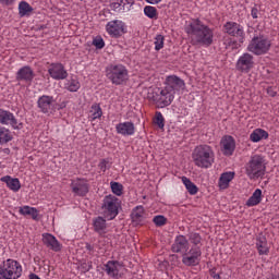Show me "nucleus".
I'll return each mask as SVG.
<instances>
[{
  "instance_id": "nucleus-36",
  "label": "nucleus",
  "mask_w": 279,
  "mask_h": 279,
  "mask_svg": "<svg viewBox=\"0 0 279 279\" xmlns=\"http://www.w3.org/2000/svg\"><path fill=\"white\" fill-rule=\"evenodd\" d=\"M64 86L66 90H70V93H77L78 88L81 87L80 81H77V77H72L66 80Z\"/></svg>"
},
{
  "instance_id": "nucleus-49",
  "label": "nucleus",
  "mask_w": 279,
  "mask_h": 279,
  "mask_svg": "<svg viewBox=\"0 0 279 279\" xmlns=\"http://www.w3.org/2000/svg\"><path fill=\"white\" fill-rule=\"evenodd\" d=\"M29 279H40V277H38L36 274H31Z\"/></svg>"
},
{
  "instance_id": "nucleus-38",
  "label": "nucleus",
  "mask_w": 279,
  "mask_h": 279,
  "mask_svg": "<svg viewBox=\"0 0 279 279\" xmlns=\"http://www.w3.org/2000/svg\"><path fill=\"white\" fill-rule=\"evenodd\" d=\"M144 14L145 16H147V19H158V9H156V7L153 5H146L144 8Z\"/></svg>"
},
{
  "instance_id": "nucleus-50",
  "label": "nucleus",
  "mask_w": 279,
  "mask_h": 279,
  "mask_svg": "<svg viewBox=\"0 0 279 279\" xmlns=\"http://www.w3.org/2000/svg\"><path fill=\"white\" fill-rule=\"evenodd\" d=\"M112 8H121V2H114V3H112Z\"/></svg>"
},
{
  "instance_id": "nucleus-34",
  "label": "nucleus",
  "mask_w": 279,
  "mask_h": 279,
  "mask_svg": "<svg viewBox=\"0 0 279 279\" xmlns=\"http://www.w3.org/2000/svg\"><path fill=\"white\" fill-rule=\"evenodd\" d=\"M182 182L190 195H197L199 189H197V185H195V183H193L191 179L182 177Z\"/></svg>"
},
{
  "instance_id": "nucleus-11",
  "label": "nucleus",
  "mask_w": 279,
  "mask_h": 279,
  "mask_svg": "<svg viewBox=\"0 0 279 279\" xmlns=\"http://www.w3.org/2000/svg\"><path fill=\"white\" fill-rule=\"evenodd\" d=\"M56 106H58V102L53 96L43 95L37 100V108L43 114H51L56 112Z\"/></svg>"
},
{
  "instance_id": "nucleus-41",
  "label": "nucleus",
  "mask_w": 279,
  "mask_h": 279,
  "mask_svg": "<svg viewBox=\"0 0 279 279\" xmlns=\"http://www.w3.org/2000/svg\"><path fill=\"white\" fill-rule=\"evenodd\" d=\"M155 51H160L165 47V36L162 35H157L155 37Z\"/></svg>"
},
{
  "instance_id": "nucleus-45",
  "label": "nucleus",
  "mask_w": 279,
  "mask_h": 279,
  "mask_svg": "<svg viewBox=\"0 0 279 279\" xmlns=\"http://www.w3.org/2000/svg\"><path fill=\"white\" fill-rule=\"evenodd\" d=\"M123 10H130L134 5V0H120Z\"/></svg>"
},
{
  "instance_id": "nucleus-16",
  "label": "nucleus",
  "mask_w": 279,
  "mask_h": 279,
  "mask_svg": "<svg viewBox=\"0 0 279 279\" xmlns=\"http://www.w3.org/2000/svg\"><path fill=\"white\" fill-rule=\"evenodd\" d=\"M0 125H11L13 130H21V128H23V123L19 122L16 117H14V113L4 109H2L0 116Z\"/></svg>"
},
{
  "instance_id": "nucleus-10",
  "label": "nucleus",
  "mask_w": 279,
  "mask_h": 279,
  "mask_svg": "<svg viewBox=\"0 0 279 279\" xmlns=\"http://www.w3.org/2000/svg\"><path fill=\"white\" fill-rule=\"evenodd\" d=\"M70 186L72 189V193L76 197H86V195H88V191H90L88 180H86L85 178L72 179Z\"/></svg>"
},
{
  "instance_id": "nucleus-8",
  "label": "nucleus",
  "mask_w": 279,
  "mask_h": 279,
  "mask_svg": "<svg viewBox=\"0 0 279 279\" xmlns=\"http://www.w3.org/2000/svg\"><path fill=\"white\" fill-rule=\"evenodd\" d=\"M153 101L158 106V108H167V106H171L173 104V99H175V94L169 87L159 88L158 93L153 95Z\"/></svg>"
},
{
  "instance_id": "nucleus-6",
  "label": "nucleus",
  "mask_w": 279,
  "mask_h": 279,
  "mask_svg": "<svg viewBox=\"0 0 279 279\" xmlns=\"http://www.w3.org/2000/svg\"><path fill=\"white\" fill-rule=\"evenodd\" d=\"M101 208L106 219L112 221L119 215V210H121V199L109 194L104 197Z\"/></svg>"
},
{
  "instance_id": "nucleus-22",
  "label": "nucleus",
  "mask_w": 279,
  "mask_h": 279,
  "mask_svg": "<svg viewBox=\"0 0 279 279\" xmlns=\"http://www.w3.org/2000/svg\"><path fill=\"white\" fill-rule=\"evenodd\" d=\"M43 243L52 250V252H60L62 250V244L50 233L43 234Z\"/></svg>"
},
{
  "instance_id": "nucleus-43",
  "label": "nucleus",
  "mask_w": 279,
  "mask_h": 279,
  "mask_svg": "<svg viewBox=\"0 0 279 279\" xmlns=\"http://www.w3.org/2000/svg\"><path fill=\"white\" fill-rule=\"evenodd\" d=\"M155 226H158L159 228L165 226L167 223V218L162 215L155 216L153 219Z\"/></svg>"
},
{
  "instance_id": "nucleus-19",
  "label": "nucleus",
  "mask_w": 279,
  "mask_h": 279,
  "mask_svg": "<svg viewBox=\"0 0 279 279\" xmlns=\"http://www.w3.org/2000/svg\"><path fill=\"white\" fill-rule=\"evenodd\" d=\"M116 132L120 136H134L136 134V126H134L132 121L120 122L116 125Z\"/></svg>"
},
{
  "instance_id": "nucleus-24",
  "label": "nucleus",
  "mask_w": 279,
  "mask_h": 279,
  "mask_svg": "<svg viewBox=\"0 0 279 279\" xmlns=\"http://www.w3.org/2000/svg\"><path fill=\"white\" fill-rule=\"evenodd\" d=\"M0 180L4 182L8 189H10V191H13V193H19V191H21V181L19 179L12 178L10 175H4Z\"/></svg>"
},
{
  "instance_id": "nucleus-21",
  "label": "nucleus",
  "mask_w": 279,
  "mask_h": 279,
  "mask_svg": "<svg viewBox=\"0 0 279 279\" xmlns=\"http://www.w3.org/2000/svg\"><path fill=\"white\" fill-rule=\"evenodd\" d=\"M189 250V240L184 235H178L172 244V252L184 254Z\"/></svg>"
},
{
  "instance_id": "nucleus-9",
  "label": "nucleus",
  "mask_w": 279,
  "mask_h": 279,
  "mask_svg": "<svg viewBox=\"0 0 279 279\" xmlns=\"http://www.w3.org/2000/svg\"><path fill=\"white\" fill-rule=\"evenodd\" d=\"M182 263L185 267H197L202 263V246H191L182 255Z\"/></svg>"
},
{
  "instance_id": "nucleus-30",
  "label": "nucleus",
  "mask_w": 279,
  "mask_h": 279,
  "mask_svg": "<svg viewBox=\"0 0 279 279\" xmlns=\"http://www.w3.org/2000/svg\"><path fill=\"white\" fill-rule=\"evenodd\" d=\"M93 226L95 232H97L98 234H106V228H108V226L106 225V219H104V217L99 216L95 218Z\"/></svg>"
},
{
  "instance_id": "nucleus-31",
  "label": "nucleus",
  "mask_w": 279,
  "mask_h": 279,
  "mask_svg": "<svg viewBox=\"0 0 279 279\" xmlns=\"http://www.w3.org/2000/svg\"><path fill=\"white\" fill-rule=\"evenodd\" d=\"M19 213L24 217H27V215L32 216V219H34L35 221L38 220V209H36L35 207L25 205L23 207H20Z\"/></svg>"
},
{
  "instance_id": "nucleus-35",
  "label": "nucleus",
  "mask_w": 279,
  "mask_h": 279,
  "mask_svg": "<svg viewBox=\"0 0 279 279\" xmlns=\"http://www.w3.org/2000/svg\"><path fill=\"white\" fill-rule=\"evenodd\" d=\"M102 116H104V111L101 110V106L97 104L92 105V108L89 111L90 121H96V119H101Z\"/></svg>"
},
{
  "instance_id": "nucleus-39",
  "label": "nucleus",
  "mask_w": 279,
  "mask_h": 279,
  "mask_svg": "<svg viewBox=\"0 0 279 279\" xmlns=\"http://www.w3.org/2000/svg\"><path fill=\"white\" fill-rule=\"evenodd\" d=\"M110 186L113 195H117L118 197H121L123 195V184L112 181L110 183Z\"/></svg>"
},
{
  "instance_id": "nucleus-4",
  "label": "nucleus",
  "mask_w": 279,
  "mask_h": 279,
  "mask_svg": "<svg viewBox=\"0 0 279 279\" xmlns=\"http://www.w3.org/2000/svg\"><path fill=\"white\" fill-rule=\"evenodd\" d=\"M23 275V266L15 259H7L0 264V279H19Z\"/></svg>"
},
{
  "instance_id": "nucleus-48",
  "label": "nucleus",
  "mask_w": 279,
  "mask_h": 279,
  "mask_svg": "<svg viewBox=\"0 0 279 279\" xmlns=\"http://www.w3.org/2000/svg\"><path fill=\"white\" fill-rule=\"evenodd\" d=\"M146 3H149L150 5H158L162 0H145Z\"/></svg>"
},
{
  "instance_id": "nucleus-33",
  "label": "nucleus",
  "mask_w": 279,
  "mask_h": 279,
  "mask_svg": "<svg viewBox=\"0 0 279 279\" xmlns=\"http://www.w3.org/2000/svg\"><path fill=\"white\" fill-rule=\"evenodd\" d=\"M12 141V132L5 126H0V145H5Z\"/></svg>"
},
{
  "instance_id": "nucleus-25",
  "label": "nucleus",
  "mask_w": 279,
  "mask_h": 279,
  "mask_svg": "<svg viewBox=\"0 0 279 279\" xmlns=\"http://www.w3.org/2000/svg\"><path fill=\"white\" fill-rule=\"evenodd\" d=\"M234 180V172L228 171L223 172L219 180H218V186L221 191H226L230 186V182Z\"/></svg>"
},
{
  "instance_id": "nucleus-44",
  "label": "nucleus",
  "mask_w": 279,
  "mask_h": 279,
  "mask_svg": "<svg viewBox=\"0 0 279 279\" xmlns=\"http://www.w3.org/2000/svg\"><path fill=\"white\" fill-rule=\"evenodd\" d=\"M110 167H111V163H110V160L108 159H102L98 165V168L100 169V171H102V173H106V171H108Z\"/></svg>"
},
{
  "instance_id": "nucleus-2",
  "label": "nucleus",
  "mask_w": 279,
  "mask_h": 279,
  "mask_svg": "<svg viewBox=\"0 0 279 279\" xmlns=\"http://www.w3.org/2000/svg\"><path fill=\"white\" fill-rule=\"evenodd\" d=\"M192 158L199 169H210L215 163V150L208 145H198L194 148Z\"/></svg>"
},
{
  "instance_id": "nucleus-46",
  "label": "nucleus",
  "mask_w": 279,
  "mask_h": 279,
  "mask_svg": "<svg viewBox=\"0 0 279 279\" xmlns=\"http://www.w3.org/2000/svg\"><path fill=\"white\" fill-rule=\"evenodd\" d=\"M16 0H0V5H12Z\"/></svg>"
},
{
  "instance_id": "nucleus-1",
  "label": "nucleus",
  "mask_w": 279,
  "mask_h": 279,
  "mask_svg": "<svg viewBox=\"0 0 279 279\" xmlns=\"http://www.w3.org/2000/svg\"><path fill=\"white\" fill-rule=\"evenodd\" d=\"M184 29L192 45H201L202 47H210L213 45L215 32L199 19L189 21Z\"/></svg>"
},
{
  "instance_id": "nucleus-32",
  "label": "nucleus",
  "mask_w": 279,
  "mask_h": 279,
  "mask_svg": "<svg viewBox=\"0 0 279 279\" xmlns=\"http://www.w3.org/2000/svg\"><path fill=\"white\" fill-rule=\"evenodd\" d=\"M34 12V8L27 3V1L23 0L19 3V15L21 17L23 16H29L31 13Z\"/></svg>"
},
{
  "instance_id": "nucleus-42",
  "label": "nucleus",
  "mask_w": 279,
  "mask_h": 279,
  "mask_svg": "<svg viewBox=\"0 0 279 279\" xmlns=\"http://www.w3.org/2000/svg\"><path fill=\"white\" fill-rule=\"evenodd\" d=\"M92 45L97 49H104V47H106V41H104V37L98 35L94 37Z\"/></svg>"
},
{
  "instance_id": "nucleus-29",
  "label": "nucleus",
  "mask_w": 279,
  "mask_h": 279,
  "mask_svg": "<svg viewBox=\"0 0 279 279\" xmlns=\"http://www.w3.org/2000/svg\"><path fill=\"white\" fill-rule=\"evenodd\" d=\"M263 202V190L256 189L252 196L246 201V206L252 208V206H258Z\"/></svg>"
},
{
  "instance_id": "nucleus-27",
  "label": "nucleus",
  "mask_w": 279,
  "mask_h": 279,
  "mask_svg": "<svg viewBox=\"0 0 279 279\" xmlns=\"http://www.w3.org/2000/svg\"><path fill=\"white\" fill-rule=\"evenodd\" d=\"M256 247L259 256H267V254H269V244L267 243V238L259 235L256 239Z\"/></svg>"
},
{
  "instance_id": "nucleus-18",
  "label": "nucleus",
  "mask_w": 279,
  "mask_h": 279,
  "mask_svg": "<svg viewBox=\"0 0 279 279\" xmlns=\"http://www.w3.org/2000/svg\"><path fill=\"white\" fill-rule=\"evenodd\" d=\"M48 73L52 80H66L69 77V72H66L62 63H51Z\"/></svg>"
},
{
  "instance_id": "nucleus-12",
  "label": "nucleus",
  "mask_w": 279,
  "mask_h": 279,
  "mask_svg": "<svg viewBox=\"0 0 279 279\" xmlns=\"http://www.w3.org/2000/svg\"><path fill=\"white\" fill-rule=\"evenodd\" d=\"M223 29L229 36H234L235 38H239V43L241 45L245 43V31H243V26H241V24L236 22H227L223 25Z\"/></svg>"
},
{
  "instance_id": "nucleus-51",
  "label": "nucleus",
  "mask_w": 279,
  "mask_h": 279,
  "mask_svg": "<svg viewBox=\"0 0 279 279\" xmlns=\"http://www.w3.org/2000/svg\"><path fill=\"white\" fill-rule=\"evenodd\" d=\"M268 95H270V97H276V92H270V90L268 89Z\"/></svg>"
},
{
  "instance_id": "nucleus-5",
  "label": "nucleus",
  "mask_w": 279,
  "mask_h": 279,
  "mask_svg": "<svg viewBox=\"0 0 279 279\" xmlns=\"http://www.w3.org/2000/svg\"><path fill=\"white\" fill-rule=\"evenodd\" d=\"M106 75L108 80H110L111 84H114L116 86H121V84H125V82L130 80L128 69L123 64L108 66Z\"/></svg>"
},
{
  "instance_id": "nucleus-26",
  "label": "nucleus",
  "mask_w": 279,
  "mask_h": 279,
  "mask_svg": "<svg viewBox=\"0 0 279 279\" xmlns=\"http://www.w3.org/2000/svg\"><path fill=\"white\" fill-rule=\"evenodd\" d=\"M131 218L133 223H136L137 226L145 221V207H143V205L136 206L132 210Z\"/></svg>"
},
{
  "instance_id": "nucleus-17",
  "label": "nucleus",
  "mask_w": 279,
  "mask_h": 279,
  "mask_svg": "<svg viewBox=\"0 0 279 279\" xmlns=\"http://www.w3.org/2000/svg\"><path fill=\"white\" fill-rule=\"evenodd\" d=\"M166 86L172 93H174V95L177 93H182L184 90V88H186V84L184 83V81L182 78L178 77L177 75L167 76Z\"/></svg>"
},
{
  "instance_id": "nucleus-28",
  "label": "nucleus",
  "mask_w": 279,
  "mask_h": 279,
  "mask_svg": "<svg viewBox=\"0 0 279 279\" xmlns=\"http://www.w3.org/2000/svg\"><path fill=\"white\" fill-rule=\"evenodd\" d=\"M263 138H269V133L263 129H255L250 135V141H252V143H260Z\"/></svg>"
},
{
  "instance_id": "nucleus-23",
  "label": "nucleus",
  "mask_w": 279,
  "mask_h": 279,
  "mask_svg": "<svg viewBox=\"0 0 279 279\" xmlns=\"http://www.w3.org/2000/svg\"><path fill=\"white\" fill-rule=\"evenodd\" d=\"M16 80H17V82H26V83L33 82L34 70H32L27 65L21 68L16 73Z\"/></svg>"
},
{
  "instance_id": "nucleus-3",
  "label": "nucleus",
  "mask_w": 279,
  "mask_h": 279,
  "mask_svg": "<svg viewBox=\"0 0 279 279\" xmlns=\"http://www.w3.org/2000/svg\"><path fill=\"white\" fill-rule=\"evenodd\" d=\"M267 171V166L265 163V157L262 155H253L245 165V173L250 180H258L263 178Z\"/></svg>"
},
{
  "instance_id": "nucleus-7",
  "label": "nucleus",
  "mask_w": 279,
  "mask_h": 279,
  "mask_svg": "<svg viewBox=\"0 0 279 279\" xmlns=\"http://www.w3.org/2000/svg\"><path fill=\"white\" fill-rule=\"evenodd\" d=\"M271 49V41L265 36L254 37L247 46V51L254 56H263Z\"/></svg>"
},
{
  "instance_id": "nucleus-37",
  "label": "nucleus",
  "mask_w": 279,
  "mask_h": 279,
  "mask_svg": "<svg viewBox=\"0 0 279 279\" xmlns=\"http://www.w3.org/2000/svg\"><path fill=\"white\" fill-rule=\"evenodd\" d=\"M189 241L192 243V247H202V235L199 233H190Z\"/></svg>"
},
{
  "instance_id": "nucleus-20",
  "label": "nucleus",
  "mask_w": 279,
  "mask_h": 279,
  "mask_svg": "<svg viewBox=\"0 0 279 279\" xmlns=\"http://www.w3.org/2000/svg\"><path fill=\"white\" fill-rule=\"evenodd\" d=\"M220 145L225 156H232L234 154V149H236V142L231 135L223 136Z\"/></svg>"
},
{
  "instance_id": "nucleus-13",
  "label": "nucleus",
  "mask_w": 279,
  "mask_h": 279,
  "mask_svg": "<svg viewBox=\"0 0 279 279\" xmlns=\"http://www.w3.org/2000/svg\"><path fill=\"white\" fill-rule=\"evenodd\" d=\"M125 23L121 20H113L107 23L106 32L112 38H119L125 34Z\"/></svg>"
},
{
  "instance_id": "nucleus-40",
  "label": "nucleus",
  "mask_w": 279,
  "mask_h": 279,
  "mask_svg": "<svg viewBox=\"0 0 279 279\" xmlns=\"http://www.w3.org/2000/svg\"><path fill=\"white\" fill-rule=\"evenodd\" d=\"M154 123L159 130H165V117L160 111L156 112Z\"/></svg>"
},
{
  "instance_id": "nucleus-14",
  "label": "nucleus",
  "mask_w": 279,
  "mask_h": 279,
  "mask_svg": "<svg viewBox=\"0 0 279 279\" xmlns=\"http://www.w3.org/2000/svg\"><path fill=\"white\" fill-rule=\"evenodd\" d=\"M235 69L240 71V73H250V71L254 69V56L248 52L240 56L235 63Z\"/></svg>"
},
{
  "instance_id": "nucleus-47",
  "label": "nucleus",
  "mask_w": 279,
  "mask_h": 279,
  "mask_svg": "<svg viewBox=\"0 0 279 279\" xmlns=\"http://www.w3.org/2000/svg\"><path fill=\"white\" fill-rule=\"evenodd\" d=\"M251 16H252L253 19H258V9H257V8H253V9L251 10Z\"/></svg>"
},
{
  "instance_id": "nucleus-15",
  "label": "nucleus",
  "mask_w": 279,
  "mask_h": 279,
  "mask_svg": "<svg viewBox=\"0 0 279 279\" xmlns=\"http://www.w3.org/2000/svg\"><path fill=\"white\" fill-rule=\"evenodd\" d=\"M105 271L109 278L119 279L123 276V264L119 260H109L105 264Z\"/></svg>"
}]
</instances>
